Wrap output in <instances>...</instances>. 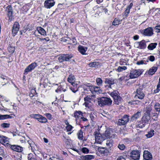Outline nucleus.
Masks as SVG:
<instances>
[{
  "mask_svg": "<svg viewBox=\"0 0 160 160\" xmlns=\"http://www.w3.org/2000/svg\"><path fill=\"white\" fill-rule=\"evenodd\" d=\"M9 147L12 150L17 152H21L23 150L22 148L19 146L10 145Z\"/></svg>",
  "mask_w": 160,
  "mask_h": 160,
  "instance_id": "6ab92c4d",
  "label": "nucleus"
},
{
  "mask_svg": "<svg viewBox=\"0 0 160 160\" xmlns=\"http://www.w3.org/2000/svg\"><path fill=\"white\" fill-rule=\"evenodd\" d=\"M137 102H139L138 101H129L128 102V103L131 105L135 104H137Z\"/></svg>",
  "mask_w": 160,
  "mask_h": 160,
  "instance_id": "680f3d73",
  "label": "nucleus"
},
{
  "mask_svg": "<svg viewBox=\"0 0 160 160\" xmlns=\"http://www.w3.org/2000/svg\"><path fill=\"white\" fill-rule=\"evenodd\" d=\"M143 157L144 159L146 160H151L152 159V154L148 151H144Z\"/></svg>",
  "mask_w": 160,
  "mask_h": 160,
  "instance_id": "f3484780",
  "label": "nucleus"
},
{
  "mask_svg": "<svg viewBox=\"0 0 160 160\" xmlns=\"http://www.w3.org/2000/svg\"><path fill=\"white\" fill-rule=\"evenodd\" d=\"M75 78L74 76L72 74L69 75L68 78V81L70 83H71V84L74 86V85H75V83H74V82L75 80Z\"/></svg>",
  "mask_w": 160,
  "mask_h": 160,
  "instance_id": "5701e85b",
  "label": "nucleus"
},
{
  "mask_svg": "<svg viewBox=\"0 0 160 160\" xmlns=\"http://www.w3.org/2000/svg\"><path fill=\"white\" fill-rule=\"evenodd\" d=\"M156 32L157 33L160 32V25L156 26L155 28Z\"/></svg>",
  "mask_w": 160,
  "mask_h": 160,
  "instance_id": "052dcab7",
  "label": "nucleus"
},
{
  "mask_svg": "<svg viewBox=\"0 0 160 160\" xmlns=\"http://www.w3.org/2000/svg\"><path fill=\"white\" fill-rule=\"evenodd\" d=\"M0 78L3 80L7 81L6 83H9V78L8 77L4 75H1L0 76Z\"/></svg>",
  "mask_w": 160,
  "mask_h": 160,
  "instance_id": "603ef678",
  "label": "nucleus"
},
{
  "mask_svg": "<svg viewBox=\"0 0 160 160\" xmlns=\"http://www.w3.org/2000/svg\"><path fill=\"white\" fill-rule=\"evenodd\" d=\"M132 6L133 4L132 3H130L129 5L127 7L126 10L124 12V14L126 15V17H127L129 13L130 9L132 8Z\"/></svg>",
  "mask_w": 160,
  "mask_h": 160,
  "instance_id": "bb28decb",
  "label": "nucleus"
},
{
  "mask_svg": "<svg viewBox=\"0 0 160 160\" xmlns=\"http://www.w3.org/2000/svg\"><path fill=\"white\" fill-rule=\"evenodd\" d=\"M55 4L53 0H47L44 3V6L47 8H50L53 6Z\"/></svg>",
  "mask_w": 160,
  "mask_h": 160,
  "instance_id": "2eb2a0df",
  "label": "nucleus"
},
{
  "mask_svg": "<svg viewBox=\"0 0 160 160\" xmlns=\"http://www.w3.org/2000/svg\"><path fill=\"white\" fill-rule=\"evenodd\" d=\"M38 121L41 123H46L48 122L47 119L42 115L40 117Z\"/></svg>",
  "mask_w": 160,
  "mask_h": 160,
  "instance_id": "e433bc0d",
  "label": "nucleus"
},
{
  "mask_svg": "<svg viewBox=\"0 0 160 160\" xmlns=\"http://www.w3.org/2000/svg\"><path fill=\"white\" fill-rule=\"evenodd\" d=\"M154 130L152 129L148 132V133L146 135L148 138H150L154 135Z\"/></svg>",
  "mask_w": 160,
  "mask_h": 160,
  "instance_id": "f704fd0d",
  "label": "nucleus"
},
{
  "mask_svg": "<svg viewBox=\"0 0 160 160\" xmlns=\"http://www.w3.org/2000/svg\"><path fill=\"white\" fill-rule=\"evenodd\" d=\"M84 90H86L88 91L89 90L92 93L95 92L98 94L102 93V92L100 87L95 86H87L86 88L84 87Z\"/></svg>",
  "mask_w": 160,
  "mask_h": 160,
  "instance_id": "20e7f679",
  "label": "nucleus"
},
{
  "mask_svg": "<svg viewBox=\"0 0 160 160\" xmlns=\"http://www.w3.org/2000/svg\"><path fill=\"white\" fill-rule=\"evenodd\" d=\"M78 138L80 140H82L83 139V132L81 130H80L77 134Z\"/></svg>",
  "mask_w": 160,
  "mask_h": 160,
  "instance_id": "ea45409f",
  "label": "nucleus"
},
{
  "mask_svg": "<svg viewBox=\"0 0 160 160\" xmlns=\"http://www.w3.org/2000/svg\"><path fill=\"white\" fill-rule=\"evenodd\" d=\"M134 46L138 49H144L147 46L146 41L142 40L141 41L136 42L135 43Z\"/></svg>",
  "mask_w": 160,
  "mask_h": 160,
  "instance_id": "1a4fd4ad",
  "label": "nucleus"
},
{
  "mask_svg": "<svg viewBox=\"0 0 160 160\" xmlns=\"http://www.w3.org/2000/svg\"><path fill=\"white\" fill-rule=\"evenodd\" d=\"M91 98L90 97H88V96L84 98V100L85 102H91L90 101Z\"/></svg>",
  "mask_w": 160,
  "mask_h": 160,
  "instance_id": "e2e57ef3",
  "label": "nucleus"
},
{
  "mask_svg": "<svg viewBox=\"0 0 160 160\" xmlns=\"http://www.w3.org/2000/svg\"><path fill=\"white\" fill-rule=\"evenodd\" d=\"M73 57V55L71 54H63L60 56L58 60L60 63L64 61H69Z\"/></svg>",
  "mask_w": 160,
  "mask_h": 160,
  "instance_id": "423d86ee",
  "label": "nucleus"
},
{
  "mask_svg": "<svg viewBox=\"0 0 160 160\" xmlns=\"http://www.w3.org/2000/svg\"><path fill=\"white\" fill-rule=\"evenodd\" d=\"M9 142V139L4 136H0V142L1 143H8Z\"/></svg>",
  "mask_w": 160,
  "mask_h": 160,
  "instance_id": "4be33fe9",
  "label": "nucleus"
},
{
  "mask_svg": "<svg viewBox=\"0 0 160 160\" xmlns=\"http://www.w3.org/2000/svg\"><path fill=\"white\" fill-rule=\"evenodd\" d=\"M81 118H80L81 122L82 121H88V119L84 117H83V115L81 116Z\"/></svg>",
  "mask_w": 160,
  "mask_h": 160,
  "instance_id": "69168bd1",
  "label": "nucleus"
},
{
  "mask_svg": "<svg viewBox=\"0 0 160 160\" xmlns=\"http://www.w3.org/2000/svg\"><path fill=\"white\" fill-rule=\"evenodd\" d=\"M39 39L40 40V41L41 42L44 41V40L47 42V41H48L49 40V38L48 37H47L46 38H42V39H41V38H40Z\"/></svg>",
  "mask_w": 160,
  "mask_h": 160,
  "instance_id": "0e129e2a",
  "label": "nucleus"
},
{
  "mask_svg": "<svg viewBox=\"0 0 160 160\" xmlns=\"http://www.w3.org/2000/svg\"><path fill=\"white\" fill-rule=\"evenodd\" d=\"M112 101L110 98L102 97L98 99V105L101 107L105 106H110L112 104Z\"/></svg>",
  "mask_w": 160,
  "mask_h": 160,
  "instance_id": "f03ea898",
  "label": "nucleus"
},
{
  "mask_svg": "<svg viewBox=\"0 0 160 160\" xmlns=\"http://www.w3.org/2000/svg\"><path fill=\"white\" fill-rule=\"evenodd\" d=\"M157 45V43H151L148 46V48L149 50H152L156 47Z\"/></svg>",
  "mask_w": 160,
  "mask_h": 160,
  "instance_id": "72a5a7b5",
  "label": "nucleus"
},
{
  "mask_svg": "<svg viewBox=\"0 0 160 160\" xmlns=\"http://www.w3.org/2000/svg\"><path fill=\"white\" fill-rule=\"evenodd\" d=\"M112 141L111 140H109L107 141L106 144L107 145L109 148H110L112 146Z\"/></svg>",
  "mask_w": 160,
  "mask_h": 160,
  "instance_id": "de8ad7c7",
  "label": "nucleus"
},
{
  "mask_svg": "<svg viewBox=\"0 0 160 160\" xmlns=\"http://www.w3.org/2000/svg\"><path fill=\"white\" fill-rule=\"evenodd\" d=\"M122 20H120L119 19L115 18L112 22V24L114 26L118 25L121 23Z\"/></svg>",
  "mask_w": 160,
  "mask_h": 160,
  "instance_id": "473e14b6",
  "label": "nucleus"
},
{
  "mask_svg": "<svg viewBox=\"0 0 160 160\" xmlns=\"http://www.w3.org/2000/svg\"><path fill=\"white\" fill-rule=\"evenodd\" d=\"M154 108L156 112L159 113L160 112V104L158 102H156L154 105Z\"/></svg>",
  "mask_w": 160,
  "mask_h": 160,
  "instance_id": "7c9ffc66",
  "label": "nucleus"
},
{
  "mask_svg": "<svg viewBox=\"0 0 160 160\" xmlns=\"http://www.w3.org/2000/svg\"><path fill=\"white\" fill-rule=\"evenodd\" d=\"M159 113L156 112V113L153 112L152 114V118L154 120L156 121L157 120Z\"/></svg>",
  "mask_w": 160,
  "mask_h": 160,
  "instance_id": "a19ab883",
  "label": "nucleus"
},
{
  "mask_svg": "<svg viewBox=\"0 0 160 160\" xmlns=\"http://www.w3.org/2000/svg\"><path fill=\"white\" fill-rule=\"evenodd\" d=\"M96 141L100 142L102 141V137L101 134L98 132H96L95 134Z\"/></svg>",
  "mask_w": 160,
  "mask_h": 160,
  "instance_id": "cd10ccee",
  "label": "nucleus"
},
{
  "mask_svg": "<svg viewBox=\"0 0 160 160\" xmlns=\"http://www.w3.org/2000/svg\"><path fill=\"white\" fill-rule=\"evenodd\" d=\"M20 28V25L18 22H14L12 27V32L13 36H15L18 32Z\"/></svg>",
  "mask_w": 160,
  "mask_h": 160,
  "instance_id": "4468645a",
  "label": "nucleus"
},
{
  "mask_svg": "<svg viewBox=\"0 0 160 160\" xmlns=\"http://www.w3.org/2000/svg\"><path fill=\"white\" fill-rule=\"evenodd\" d=\"M9 52L11 53H13L15 51V48L14 47H10L8 48Z\"/></svg>",
  "mask_w": 160,
  "mask_h": 160,
  "instance_id": "5fc2aeb1",
  "label": "nucleus"
},
{
  "mask_svg": "<svg viewBox=\"0 0 160 160\" xmlns=\"http://www.w3.org/2000/svg\"><path fill=\"white\" fill-rule=\"evenodd\" d=\"M83 160H91L94 158V156L92 155H86L82 156Z\"/></svg>",
  "mask_w": 160,
  "mask_h": 160,
  "instance_id": "c85d7f7f",
  "label": "nucleus"
},
{
  "mask_svg": "<svg viewBox=\"0 0 160 160\" xmlns=\"http://www.w3.org/2000/svg\"><path fill=\"white\" fill-rule=\"evenodd\" d=\"M118 147L120 150H122L124 149L125 146L123 144H119L118 146Z\"/></svg>",
  "mask_w": 160,
  "mask_h": 160,
  "instance_id": "13d9d810",
  "label": "nucleus"
},
{
  "mask_svg": "<svg viewBox=\"0 0 160 160\" xmlns=\"http://www.w3.org/2000/svg\"><path fill=\"white\" fill-rule=\"evenodd\" d=\"M136 64L138 65H142L143 64H146L147 62H145V61L143 60H141L138 61L137 62Z\"/></svg>",
  "mask_w": 160,
  "mask_h": 160,
  "instance_id": "864d4df0",
  "label": "nucleus"
},
{
  "mask_svg": "<svg viewBox=\"0 0 160 160\" xmlns=\"http://www.w3.org/2000/svg\"><path fill=\"white\" fill-rule=\"evenodd\" d=\"M72 128V126L69 124L68 123V124H67V126L66 127V129L67 131L68 132L71 131Z\"/></svg>",
  "mask_w": 160,
  "mask_h": 160,
  "instance_id": "3c124183",
  "label": "nucleus"
},
{
  "mask_svg": "<svg viewBox=\"0 0 160 160\" xmlns=\"http://www.w3.org/2000/svg\"><path fill=\"white\" fill-rule=\"evenodd\" d=\"M117 160H126V159L122 156H120L117 158Z\"/></svg>",
  "mask_w": 160,
  "mask_h": 160,
  "instance_id": "338daca9",
  "label": "nucleus"
},
{
  "mask_svg": "<svg viewBox=\"0 0 160 160\" xmlns=\"http://www.w3.org/2000/svg\"><path fill=\"white\" fill-rule=\"evenodd\" d=\"M109 94L113 99V103L114 104L119 105L120 104L122 103V100L118 91H113L110 92Z\"/></svg>",
  "mask_w": 160,
  "mask_h": 160,
  "instance_id": "f257e3e1",
  "label": "nucleus"
},
{
  "mask_svg": "<svg viewBox=\"0 0 160 160\" xmlns=\"http://www.w3.org/2000/svg\"><path fill=\"white\" fill-rule=\"evenodd\" d=\"M37 30L38 32L41 35H46V32L44 29L41 27L38 28Z\"/></svg>",
  "mask_w": 160,
  "mask_h": 160,
  "instance_id": "c756f323",
  "label": "nucleus"
},
{
  "mask_svg": "<svg viewBox=\"0 0 160 160\" xmlns=\"http://www.w3.org/2000/svg\"><path fill=\"white\" fill-rule=\"evenodd\" d=\"M45 115L46 116V117L48 118V119L50 120H51L52 119V116L51 114L49 113H46Z\"/></svg>",
  "mask_w": 160,
  "mask_h": 160,
  "instance_id": "4d7b16f0",
  "label": "nucleus"
},
{
  "mask_svg": "<svg viewBox=\"0 0 160 160\" xmlns=\"http://www.w3.org/2000/svg\"><path fill=\"white\" fill-rule=\"evenodd\" d=\"M70 89L74 93L75 92L78 90L77 88H75L72 87L70 88Z\"/></svg>",
  "mask_w": 160,
  "mask_h": 160,
  "instance_id": "774afa93",
  "label": "nucleus"
},
{
  "mask_svg": "<svg viewBox=\"0 0 160 160\" xmlns=\"http://www.w3.org/2000/svg\"><path fill=\"white\" fill-rule=\"evenodd\" d=\"M78 50L82 55L86 54V52L87 50V47L79 45L78 47Z\"/></svg>",
  "mask_w": 160,
  "mask_h": 160,
  "instance_id": "aec40b11",
  "label": "nucleus"
},
{
  "mask_svg": "<svg viewBox=\"0 0 160 160\" xmlns=\"http://www.w3.org/2000/svg\"><path fill=\"white\" fill-rule=\"evenodd\" d=\"M131 157L134 160H138L140 157V152L138 150L132 151L131 152Z\"/></svg>",
  "mask_w": 160,
  "mask_h": 160,
  "instance_id": "ddd939ff",
  "label": "nucleus"
},
{
  "mask_svg": "<svg viewBox=\"0 0 160 160\" xmlns=\"http://www.w3.org/2000/svg\"><path fill=\"white\" fill-rule=\"evenodd\" d=\"M37 94V93H36L35 90L32 89L31 90V93L29 94V96L31 97H32Z\"/></svg>",
  "mask_w": 160,
  "mask_h": 160,
  "instance_id": "49530a36",
  "label": "nucleus"
},
{
  "mask_svg": "<svg viewBox=\"0 0 160 160\" xmlns=\"http://www.w3.org/2000/svg\"><path fill=\"white\" fill-rule=\"evenodd\" d=\"M141 73L140 70H134L131 71L129 77L131 79L136 78L138 77Z\"/></svg>",
  "mask_w": 160,
  "mask_h": 160,
  "instance_id": "9b49d317",
  "label": "nucleus"
},
{
  "mask_svg": "<svg viewBox=\"0 0 160 160\" xmlns=\"http://www.w3.org/2000/svg\"><path fill=\"white\" fill-rule=\"evenodd\" d=\"M127 68L126 66H119L118 67L116 70L119 72H122L127 69Z\"/></svg>",
  "mask_w": 160,
  "mask_h": 160,
  "instance_id": "79ce46f5",
  "label": "nucleus"
},
{
  "mask_svg": "<svg viewBox=\"0 0 160 160\" xmlns=\"http://www.w3.org/2000/svg\"><path fill=\"white\" fill-rule=\"evenodd\" d=\"M143 88V85L140 86L137 89V94L135 95V97H137L138 98L142 100L145 97V94L142 91Z\"/></svg>",
  "mask_w": 160,
  "mask_h": 160,
  "instance_id": "0eeeda50",
  "label": "nucleus"
},
{
  "mask_svg": "<svg viewBox=\"0 0 160 160\" xmlns=\"http://www.w3.org/2000/svg\"><path fill=\"white\" fill-rule=\"evenodd\" d=\"M91 119V120L93 122H95V120L96 119L97 116L94 113H92L90 114L89 115Z\"/></svg>",
  "mask_w": 160,
  "mask_h": 160,
  "instance_id": "58836bf2",
  "label": "nucleus"
},
{
  "mask_svg": "<svg viewBox=\"0 0 160 160\" xmlns=\"http://www.w3.org/2000/svg\"><path fill=\"white\" fill-rule=\"evenodd\" d=\"M98 152L102 156H107L109 152L108 150L106 148L101 147L98 149Z\"/></svg>",
  "mask_w": 160,
  "mask_h": 160,
  "instance_id": "dca6fc26",
  "label": "nucleus"
},
{
  "mask_svg": "<svg viewBox=\"0 0 160 160\" xmlns=\"http://www.w3.org/2000/svg\"><path fill=\"white\" fill-rule=\"evenodd\" d=\"M151 117L147 114H144L142 118V121L143 122L147 123H148Z\"/></svg>",
  "mask_w": 160,
  "mask_h": 160,
  "instance_id": "412c9836",
  "label": "nucleus"
},
{
  "mask_svg": "<svg viewBox=\"0 0 160 160\" xmlns=\"http://www.w3.org/2000/svg\"><path fill=\"white\" fill-rule=\"evenodd\" d=\"M141 116V112H138L132 116L131 118V120L132 121L135 120L140 117Z\"/></svg>",
  "mask_w": 160,
  "mask_h": 160,
  "instance_id": "393cba45",
  "label": "nucleus"
},
{
  "mask_svg": "<svg viewBox=\"0 0 160 160\" xmlns=\"http://www.w3.org/2000/svg\"><path fill=\"white\" fill-rule=\"evenodd\" d=\"M99 63L98 62H91L89 64V66L91 67H95L98 65Z\"/></svg>",
  "mask_w": 160,
  "mask_h": 160,
  "instance_id": "a18cd8bd",
  "label": "nucleus"
},
{
  "mask_svg": "<svg viewBox=\"0 0 160 160\" xmlns=\"http://www.w3.org/2000/svg\"><path fill=\"white\" fill-rule=\"evenodd\" d=\"M6 15L8 18V21L11 22L14 18L13 12L12 7L11 5H8L5 9Z\"/></svg>",
  "mask_w": 160,
  "mask_h": 160,
  "instance_id": "39448f33",
  "label": "nucleus"
},
{
  "mask_svg": "<svg viewBox=\"0 0 160 160\" xmlns=\"http://www.w3.org/2000/svg\"><path fill=\"white\" fill-rule=\"evenodd\" d=\"M112 132L111 130H107L105 131V137L107 138H110L112 137Z\"/></svg>",
  "mask_w": 160,
  "mask_h": 160,
  "instance_id": "2f4dec72",
  "label": "nucleus"
},
{
  "mask_svg": "<svg viewBox=\"0 0 160 160\" xmlns=\"http://www.w3.org/2000/svg\"><path fill=\"white\" fill-rule=\"evenodd\" d=\"M105 83L106 84L104 86L105 88L109 90V88H112L111 85L115 83V81L112 78H106L105 79Z\"/></svg>",
  "mask_w": 160,
  "mask_h": 160,
  "instance_id": "6e6552de",
  "label": "nucleus"
},
{
  "mask_svg": "<svg viewBox=\"0 0 160 160\" xmlns=\"http://www.w3.org/2000/svg\"><path fill=\"white\" fill-rule=\"evenodd\" d=\"M153 111L152 107L151 106H148L146 108L145 112L144 114H147L150 116L151 114L153 112Z\"/></svg>",
  "mask_w": 160,
  "mask_h": 160,
  "instance_id": "b1692460",
  "label": "nucleus"
},
{
  "mask_svg": "<svg viewBox=\"0 0 160 160\" xmlns=\"http://www.w3.org/2000/svg\"><path fill=\"white\" fill-rule=\"evenodd\" d=\"M146 124L141 121L139 122H138V124L137 125V127L142 128L145 127Z\"/></svg>",
  "mask_w": 160,
  "mask_h": 160,
  "instance_id": "c9c22d12",
  "label": "nucleus"
},
{
  "mask_svg": "<svg viewBox=\"0 0 160 160\" xmlns=\"http://www.w3.org/2000/svg\"><path fill=\"white\" fill-rule=\"evenodd\" d=\"M41 116V115L39 114H32L30 116L31 118L36 119L38 120Z\"/></svg>",
  "mask_w": 160,
  "mask_h": 160,
  "instance_id": "c03bdc74",
  "label": "nucleus"
},
{
  "mask_svg": "<svg viewBox=\"0 0 160 160\" xmlns=\"http://www.w3.org/2000/svg\"><path fill=\"white\" fill-rule=\"evenodd\" d=\"M1 127L3 128H8L10 126V124L9 123H3L1 125Z\"/></svg>",
  "mask_w": 160,
  "mask_h": 160,
  "instance_id": "8fccbe9b",
  "label": "nucleus"
},
{
  "mask_svg": "<svg viewBox=\"0 0 160 160\" xmlns=\"http://www.w3.org/2000/svg\"><path fill=\"white\" fill-rule=\"evenodd\" d=\"M10 117V116L8 115H0V120H3L7 118H9Z\"/></svg>",
  "mask_w": 160,
  "mask_h": 160,
  "instance_id": "09e8293b",
  "label": "nucleus"
},
{
  "mask_svg": "<svg viewBox=\"0 0 160 160\" xmlns=\"http://www.w3.org/2000/svg\"><path fill=\"white\" fill-rule=\"evenodd\" d=\"M73 114L74 117L76 118V124H79L81 122V116H83L82 112L80 111H76Z\"/></svg>",
  "mask_w": 160,
  "mask_h": 160,
  "instance_id": "f8f14e48",
  "label": "nucleus"
},
{
  "mask_svg": "<svg viewBox=\"0 0 160 160\" xmlns=\"http://www.w3.org/2000/svg\"><path fill=\"white\" fill-rule=\"evenodd\" d=\"M28 160H37L33 154L31 153L28 155Z\"/></svg>",
  "mask_w": 160,
  "mask_h": 160,
  "instance_id": "37998d69",
  "label": "nucleus"
},
{
  "mask_svg": "<svg viewBox=\"0 0 160 160\" xmlns=\"http://www.w3.org/2000/svg\"><path fill=\"white\" fill-rule=\"evenodd\" d=\"M157 69V67L153 66L149 69L148 72V74L150 75H152L155 73Z\"/></svg>",
  "mask_w": 160,
  "mask_h": 160,
  "instance_id": "a878e982",
  "label": "nucleus"
},
{
  "mask_svg": "<svg viewBox=\"0 0 160 160\" xmlns=\"http://www.w3.org/2000/svg\"><path fill=\"white\" fill-rule=\"evenodd\" d=\"M129 116L124 114L122 116H119L118 124L119 126L126 125L129 121Z\"/></svg>",
  "mask_w": 160,
  "mask_h": 160,
  "instance_id": "7ed1b4c3",
  "label": "nucleus"
},
{
  "mask_svg": "<svg viewBox=\"0 0 160 160\" xmlns=\"http://www.w3.org/2000/svg\"><path fill=\"white\" fill-rule=\"evenodd\" d=\"M37 65V63L35 62L32 63L25 69L24 74L26 75L27 74L28 72H32Z\"/></svg>",
  "mask_w": 160,
  "mask_h": 160,
  "instance_id": "9d476101",
  "label": "nucleus"
},
{
  "mask_svg": "<svg viewBox=\"0 0 160 160\" xmlns=\"http://www.w3.org/2000/svg\"><path fill=\"white\" fill-rule=\"evenodd\" d=\"M82 151L83 153H88L89 152V150L87 148L84 147L82 148Z\"/></svg>",
  "mask_w": 160,
  "mask_h": 160,
  "instance_id": "6e6d98bb",
  "label": "nucleus"
},
{
  "mask_svg": "<svg viewBox=\"0 0 160 160\" xmlns=\"http://www.w3.org/2000/svg\"><path fill=\"white\" fill-rule=\"evenodd\" d=\"M143 34L146 36H151L153 34V30L152 28L149 27L144 30Z\"/></svg>",
  "mask_w": 160,
  "mask_h": 160,
  "instance_id": "a211bd4d",
  "label": "nucleus"
},
{
  "mask_svg": "<svg viewBox=\"0 0 160 160\" xmlns=\"http://www.w3.org/2000/svg\"><path fill=\"white\" fill-rule=\"evenodd\" d=\"M96 82L97 84L99 86H101L102 85L103 81L102 79L99 78H98L96 79Z\"/></svg>",
  "mask_w": 160,
  "mask_h": 160,
  "instance_id": "4c0bfd02",
  "label": "nucleus"
},
{
  "mask_svg": "<svg viewBox=\"0 0 160 160\" xmlns=\"http://www.w3.org/2000/svg\"><path fill=\"white\" fill-rule=\"evenodd\" d=\"M148 59L152 62H153L155 59V57L152 55H151L148 57Z\"/></svg>",
  "mask_w": 160,
  "mask_h": 160,
  "instance_id": "bf43d9fd",
  "label": "nucleus"
}]
</instances>
